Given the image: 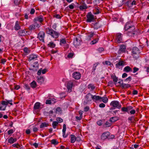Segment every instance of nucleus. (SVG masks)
Here are the masks:
<instances>
[{
    "instance_id": "nucleus-63",
    "label": "nucleus",
    "mask_w": 149,
    "mask_h": 149,
    "mask_svg": "<svg viewBox=\"0 0 149 149\" xmlns=\"http://www.w3.org/2000/svg\"><path fill=\"white\" fill-rule=\"evenodd\" d=\"M49 99H50L51 101L52 102V103H54L56 102V99L54 98H50Z\"/></svg>"
},
{
    "instance_id": "nucleus-57",
    "label": "nucleus",
    "mask_w": 149,
    "mask_h": 149,
    "mask_svg": "<svg viewBox=\"0 0 149 149\" xmlns=\"http://www.w3.org/2000/svg\"><path fill=\"white\" fill-rule=\"evenodd\" d=\"M111 125V123L108 121H107L105 123V125L106 127H109Z\"/></svg>"
},
{
    "instance_id": "nucleus-55",
    "label": "nucleus",
    "mask_w": 149,
    "mask_h": 149,
    "mask_svg": "<svg viewBox=\"0 0 149 149\" xmlns=\"http://www.w3.org/2000/svg\"><path fill=\"white\" fill-rule=\"evenodd\" d=\"M74 55V53L73 52H70L69 53L68 55V57L69 58H72Z\"/></svg>"
},
{
    "instance_id": "nucleus-38",
    "label": "nucleus",
    "mask_w": 149,
    "mask_h": 149,
    "mask_svg": "<svg viewBox=\"0 0 149 149\" xmlns=\"http://www.w3.org/2000/svg\"><path fill=\"white\" fill-rule=\"evenodd\" d=\"M58 123L57 121H53L52 123V125L54 128H56V126L58 125Z\"/></svg>"
},
{
    "instance_id": "nucleus-25",
    "label": "nucleus",
    "mask_w": 149,
    "mask_h": 149,
    "mask_svg": "<svg viewBox=\"0 0 149 149\" xmlns=\"http://www.w3.org/2000/svg\"><path fill=\"white\" fill-rule=\"evenodd\" d=\"M111 79H113V81L114 82H116L118 80V78L115 75V73L111 74Z\"/></svg>"
},
{
    "instance_id": "nucleus-61",
    "label": "nucleus",
    "mask_w": 149,
    "mask_h": 149,
    "mask_svg": "<svg viewBox=\"0 0 149 149\" xmlns=\"http://www.w3.org/2000/svg\"><path fill=\"white\" fill-rule=\"evenodd\" d=\"M68 6L70 9H73L74 8V4L73 3H72L71 5H69Z\"/></svg>"
},
{
    "instance_id": "nucleus-24",
    "label": "nucleus",
    "mask_w": 149,
    "mask_h": 149,
    "mask_svg": "<svg viewBox=\"0 0 149 149\" xmlns=\"http://www.w3.org/2000/svg\"><path fill=\"white\" fill-rule=\"evenodd\" d=\"M94 34H95L94 33H91L88 34L86 37V40L88 41L91 40V38L93 36Z\"/></svg>"
},
{
    "instance_id": "nucleus-64",
    "label": "nucleus",
    "mask_w": 149,
    "mask_h": 149,
    "mask_svg": "<svg viewBox=\"0 0 149 149\" xmlns=\"http://www.w3.org/2000/svg\"><path fill=\"white\" fill-rule=\"evenodd\" d=\"M104 49L102 47H100L98 49V51L100 52H101L104 50Z\"/></svg>"
},
{
    "instance_id": "nucleus-35",
    "label": "nucleus",
    "mask_w": 149,
    "mask_h": 149,
    "mask_svg": "<svg viewBox=\"0 0 149 149\" xmlns=\"http://www.w3.org/2000/svg\"><path fill=\"white\" fill-rule=\"evenodd\" d=\"M130 87L131 86L130 84H123L121 87L122 88H126Z\"/></svg>"
},
{
    "instance_id": "nucleus-22",
    "label": "nucleus",
    "mask_w": 149,
    "mask_h": 149,
    "mask_svg": "<svg viewBox=\"0 0 149 149\" xmlns=\"http://www.w3.org/2000/svg\"><path fill=\"white\" fill-rule=\"evenodd\" d=\"M14 28L15 30L16 31H17L20 29L21 27L19 24L18 21H17L16 22L14 26Z\"/></svg>"
},
{
    "instance_id": "nucleus-52",
    "label": "nucleus",
    "mask_w": 149,
    "mask_h": 149,
    "mask_svg": "<svg viewBox=\"0 0 149 149\" xmlns=\"http://www.w3.org/2000/svg\"><path fill=\"white\" fill-rule=\"evenodd\" d=\"M56 120L58 123H61L63 121V120L60 117L57 118H56Z\"/></svg>"
},
{
    "instance_id": "nucleus-17",
    "label": "nucleus",
    "mask_w": 149,
    "mask_h": 149,
    "mask_svg": "<svg viewBox=\"0 0 149 149\" xmlns=\"http://www.w3.org/2000/svg\"><path fill=\"white\" fill-rule=\"evenodd\" d=\"M79 8L80 10L83 11L84 9H86L88 8V7L85 3H83L82 5H80Z\"/></svg>"
},
{
    "instance_id": "nucleus-44",
    "label": "nucleus",
    "mask_w": 149,
    "mask_h": 149,
    "mask_svg": "<svg viewBox=\"0 0 149 149\" xmlns=\"http://www.w3.org/2000/svg\"><path fill=\"white\" fill-rule=\"evenodd\" d=\"M101 100L103 102L105 103H107L108 101V99L107 97H102V99Z\"/></svg>"
},
{
    "instance_id": "nucleus-23",
    "label": "nucleus",
    "mask_w": 149,
    "mask_h": 149,
    "mask_svg": "<svg viewBox=\"0 0 149 149\" xmlns=\"http://www.w3.org/2000/svg\"><path fill=\"white\" fill-rule=\"evenodd\" d=\"M34 20L35 22L36 21H38L40 22H41L43 21V19L42 17L41 16H40L37 17L35 18L34 19Z\"/></svg>"
},
{
    "instance_id": "nucleus-60",
    "label": "nucleus",
    "mask_w": 149,
    "mask_h": 149,
    "mask_svg": "<svg viewBox=\"0 0 149 149\" xmlns=\"http://www.w3.org/2000/svg\"><path fill=\"white\" fill-rule=\"evenodd\" d=\"M139 70V69L138 68L135 67L133 68V72L134 73H135L137 71H138Z\"/></svg>"
},
{
    "instance_id": "nucleus-14",
    "label": "nucleus",
    "mask_w": 149,
    "mask_h": 149,
    "mask_svg": "<svg viewBox=\"0 0 149 149\" xmlns=\"http://www.w3.org/2000/svg\"><path fill=\"white\" fill-rule=\"evenodd\" d=\"M73 44L75 47H77L80 44V40L78 38H76L74 39Z\"/></svg>"
},
{
    "instance_id": "nucleus-46",
    "label": "nucleus",
    "mask_w": 149,
    "mask_h": 149,
    "mask_svg": "<svg viewBox=\"0 0 149 149\" xmlns=\"http://www.w3.org/2000/svg\"><path fill=\"white\" fill-rule=\"evenodd\" d=\"M127 113L129 114V112L133 109V108L132 106H129L127 107Z\"/></svg>"
},
{
    "instance_id": "nucleus-1",
    "label": "nucleus",
    "mask_w": 149,
    "mask_h": 149,
    "mask_svg": "<svg viewBox=\"0 0 149 149\" xmlns=\"http://www.w3.org/2000/svg\"><path fill=\"white\" fill-rule=\"evenodd\" d=\"M46 33L54 38H57L58 37L59 33L49 28L46 29Z\"/></svg>"
},
{
    "instance_id": "nucleus-40",
    "label": "nucleus",
    "mask_w": 149,
    "mask_h": 149,
    "mask_svg": "<svg viewBox=\"0 0 149 149\" xmlns=\"http://www.w3.org/2000/svg\"><path fill=\"white\" fill-rule=\"evenodd\" d=\"M51 143L52 144H54L55 145H57L58 142L55 139H53L51 140Z\"/></svg>"
},
{
    "instance_id": "nucleus-50",
    "label": "nucleus",
    "mask_w": 149,
    "mask_h": 149,
    "mask_svg": "<svg viewBox=\"0 0 149 149\" xmlns=\"http://www.w3.org/2000/svg\"><path fill=\"white\" fill-rule=\"evenodd\" d=\"M53 17H54L56 18L57 19H61V17L60 16V15L59 14H54V15H53Z\"/></svg>"
},
{
    "instance_id": "nucleus-54",
    "label": "nucleus",
    "mask_w": 149,
    "mask_h": 149,
    "mask_svg": "<svg viewBox=\"0 0 149 149\" xmlns=\"http://www.w3.org/2000/svg\"><path fill=\"white\" fill-rule=\"evenodd\" d=\"M24 88L28 90H30V88L29 86L27 84H25L24 85Z\"/></svg>"
},
{
    "instance_id": "nucleus-56",
    "label": "nucleus",
    "mask_w": 149,
    "mask_h": 149,
    "mask_svg": "<svg viewBox=\"0 0 149 149\" xmlns=\"http://www.w3.org/2000/svg\"><path fill=\"white\" fill-rule=\"evenodd\" d=\"M121 110L123 112H127V107H123L122 108Z\"/></svg>"
},
{
    "instance_id": "nucleus-41",
    "label": "nucleus",
    "mask_w": 149,
    "mask_h": 149,
    "mask_svg": "<svg viewBox=\"0 0 149 149\" xmlns=\"http://www.w3.org/2000/svg\"><path fill=\"white\" fill-rule=\"evenodd\" d=\"M98 38L95 39H94L93 40V41H91L90 42V44L91 45L95 44L97 42H98Z\"/></svg>"
},
{
    "instance_id": "nucleus-16",
    "label": "nucleus",
    "mask_w": 149,
    "mask_h": 149,
    "mask_svg": "<svg viewBox=\"0 0 149 149\" xmlns=\"http://www.w3.org/2000/svg\"><path fill=\"white\" fill-rule=\"evenodd\" d=\"M139 49L137 47H134L132 49V53L133 54H136L139 53Z\"/></svg>"
},
{
    "instance_id": "nucleus-18",
    "label": "nucleus",
    "mask_w": 149,
    "mask_h": 149,
    "mask_svg": "<svg viewBox=\"0 0 149 149\" xmlns=\"http://www.w3.org/2000/svg\"><path fill=\"white\" fill-rule=\"evenodd\" d=\"M17 139L13 138V137H10L8 139V142L10 144H13L17 141Z\"/></svg>"
},
{
    "instance_id": "nucleus-62",
    "label": "nucleus",
    "mask_w": 149,
    "mask_h": 149,
    "mask_svg": "<svg viewBox=\"0 0 149 149\" xmlns=\"http://www.w3.org/2000/svg\"><path fill=\"white\" fill-rule=\"evenodd\" d=\"M136 111L134 109H132L131 111H130L129 113L131 114H134L135 113Z\"/></svg>"
},
{
    "instance_id": "nucleus-3",
    "label": "nucleus",
    "mask_w": 149,
    "mask_h": 149,
    "mask_svg": "<svg viewBox=\"0 0 149 149\" xmlns=\"http://www.w3.org/2000/svg\"><path fill=\"white\" fill-rule=\"evenodd\" d=\"M87 20L86 22H93L95 20L94 16L91 12L88 13L86 16Z\"/></svg>"
},
{
    "instance_id": "nucleus-45",
    "label": "nucleus",
    "mask_w": 149,
    "mask_h": 149,
    "mask_svg": "<svg viewBox=\"0 0 149 149\" xmlns=\"http://www.w3.org/2000/svg\"><path fill=\"white\" fill-rule=\"evenodd\" d=\"M6 100V101H1V104L3 105H4L6 106L8 104V103L7 100Z\"/></svg>"
},
{
    "instance_id": "nucleus-33",
    "label": "nucleus",
    "mask_w": 149,
    "mask_h": 149,
    "mask_svg": "<svg viewBox=\"0 0 149 149\" xmlns=\"http://www.w3.org/2000/svg\"><path fill=\"white\" fill-rule=\"evenodd\" d=\"M48 46L51 48H54L56 46V45L53 42H51L48 44Z\"/></svg>"
},
{
    "instance_id": "nucleus-36",
    "label": "nucleus",
    "mask_w": 149,
    "mask_h": 149,
    "mask_svg": "<svg viewBox=\"0 0 149 149\" xmlns=\"http://www.w3.org/2000/svg\"><path fill=\"white\" fill-rule=\"evenodd\" d=\"M128 32L127 33V34L128 36H132V34H134V32L135 31H134L128 30Z\"/></svg>"
},
{
    "instance_id": "nucleus-31",
    "label": "nucleus",
    "mask_w": 149,
    "mask_h": 149,
    "mask_svg": "<svg viewBox=\"0 0 149 149\" xmlns=\"http://www.w3.org/2000/svg\"><path fill=\"white\" fill-rule=\"evenodd\" d=\"M125 49L126 47L124 45H122L120 46L119 51L122 52H125Z\"/></svg>"
},
{
    "instance_id": "nucleus-53",
    "label": "nucleus",
    "mask_w": 149,
    "mask_h": 149,
    "mask_svg": "<svg viewBox=\"0 0 149 149\" xmlns=\"http://www.w3.org/2000/svg\"><path fill=\"white\" fill-rule=\"evenodd\" d=\"M134 119V117L133 116H131L128 118V120L129 121H130L131 122H132V120Z\"/></svg>"
},
{
    "instance_id": "nucleus-51",
    "label": "nucleus",
    "mask_w": 149,
    "mask_h": 149,
    "mask_svg": "<svg viewBox=\"0 0 149 149\" xmlns=\"http://www.w3.org/2000/svg\"><path fill=\"white\" fill-rule=\"evenodd\" d=\"M45 103L46 104H51L52 103V102L51 101L50 99L47 100L46 101Z\"/></svg>"
},
{
    "instance_id": "nucleus-30",
    "label": "nucleus",
    "mask_w": 149,
    "mask_h": 149,
    "mask_svg": "<svg viewBox=\"0 0 149 149\" xmlns=\"http://www.w3.org/2000/svg\"><path fill=\"white\" fill-rule=\"evenodd\" d=\"M124 62L123 61H120L116 64V68H118L121 66H123L124 65Z\"/></svg>"
},
{
    "instance_id": "nucleus-8",
    "label": "nucleus",
    "mask_w": 149,
    "mask_h": 149,
    "mask_svg": "<svg viewBox=\"0 0 149 149\" xmlns=\"http://www.w3.org/2000/svg\"><path fill=\"white\" fill-rule=\"evenodd\" d=\"M33 66V68L32 69H29L30 70H32L34 71H36L38 69L39 64L38 62H35Z\"/></svg>"
},
{
    "instance_id": "nucleus-15",
    "label": "nucleus",
    "mask_w": 149,
    "mask_h": 149,
    "mask_svg": "<svg viewBox=\"0 0 149 149\" xmlns=\"http://www.w3.org/2000/svg\"><path fill=\"white\" fill-rule=\"evenodd\" d=\"M47 71V70L46 68L42 70V68H41L38 71L37 74L38 75H40L41 74V72L42 74H45Z\"/></svg>"
},
{
    "instance_id": "nucleus-6",
    "label": "nucleus",
    "mask_w": 149,
    "mask_h": 149,
    "mask_svg": "<svg viewBox=\"0 0 149 149\" xmlns=\"http://www.w3.org/2000/svg\"><path fill=\"white\" fill-rule=\"evenodd\" d=\"M72 77L76 80H78L80 79L81 74L79 72H75L72 74Z\"/></svg>"
},
{
    "instance_id": "nucleus-21",
    "label": "nucleus",
    "mask_w": 149,
    "mask_h": 149,
    "mask_svg": "<svg viewBox=\"0 0 149 149\" xmlns=\"http://www.w3.org/2000/svg\"><path fill=\"white\" fill-rule=\"evenodd\" d=\"M73 86V82L71 81H69L67 84V88L68 90H71L72 87Z\"/></svg>"
},
{
    "instance_id": "nucleus-28",
    "label": "nucleus",
    "mask_w": 149,
    "mask_h": 149,
    "mask_svg": "<svg viewBox=\"0 0 149 149\" xmlns=\"http://www.w3.org/2000/svg\"><path fill=\"white\" fill-rule=\"evenodd\" d=\"M71 142L72 143H74L76 141V137L73 134L70 135Z\"/></svg>"
},
{
    "instance_id": "nucleus-27",
    "label": "nucleus",
    "mask_w": 149,
    "mask_h": 149,
    "mask_svg": "<svg viewBox=\"0 0 149 149\" xmlns=\"http://www.w3.org/2000/svg\"><path fill=\"white\" fill-rule=\"evenodd\" d=\"M101 99H102V97L98 96V95H93V100H96V101H97L99 100H100Z\"/></svg>"
},
{
    "instance_id": "nucleus-47",
    "label": "nucleus",
    "mask_w": 149,
    "mask_h": 149,
    "mask_svg": "<svg viewBox=\"0 0 149 149\" xmlns=\"http://www.w3.org/2000/svg\"><path fill=\"white\" fill-rule=\"evenodd\" d=\"M113 85V82L112 81H110L107 84V86H110L112 87Z\"/></svg>"
},
{
    "instance_id": "nucleus-39",
    "label": "nucleus",
    "mask_w": 149,
    "mask_h": 149,
    "mask_svg": "<svg viewBox=\"0 0 149 149\" xmlns=\"http://www.w3.org/2000/svg\"><path fill=\"white\" fill-rule=\"evenodd\" d=\"M98 63H95L94 64L93 66V68L92 69V72H95V70H96V68L97 66L98 65Z\"/></svg>"
},
{
    "instance_id": "nucleus-7",
    "label": "nucleus",
    "mask_w": 149,
    "mask_h": 149,
    "mask_svg": "<svg viewBox=\"0 0 149 149\" xmlns=\"http://www.w3.org/2000/svg\"><path fill=\"white\" fill-rule=\"evenodd\" d=\"M110 133L109 132H105L103 133L101 136V139L102 140H104L107 139L109 136Z\"/></svg>"
},
{
    "instance_id": "nucleus-9",
    "label": "nucleus",
    "mask_w": 149,
    "mask_h": 149,
    "mask_svg": "<svg viewBox=\"0 0 149 149\" xmlns=\"http://www.w3.org/2000/svg\"><path fill=\"white\" fill-rule=\"evenodd\" d=\"M122 34L120 33H117L116 35V42L118 43H120L122 42Z\"/></svg>"
},
{
    "instance_id": "nucleus-13",
    "label": "nucleus",
    "mask_w": 149,
    "mask_h": 149,
    "mask_svg": "<svg viewBox=\"0 0 149 149\" xmlns=\"http://www.w3.org/2000/svg\"><path fill=\"white\" fill-rule=\"evenodd\" d=\"M40 107V103L39 102H36L34 104L33 109L35 111H38Z\"/></svg>"
},
{
    "instance_id": "nucleus-48",
    "label": "nucleus",
    "mask_w": 149,
    "mask_h": 149,
    "mask_svg": "<svg viewBox=\"0 0 149 149\" xmlns=\"http://www.w3.org/2000/svg\"><path fill=\"white\" fill-rule=\"evenodd\" d=\"M97 8H96V9L95 10L96 12H95L94 10V13L95 14H99L100 13V11L99 10V9L98 8H99L98 7H97Z\"/></svg>"
},
{
    "instance_id": "nucleus-42",
    "label": "nucleus",
    "mask_w": 149,
    "mask_h": 149,
    "mask_svg": "<svg viewBox=\"0 0 149 149\" xmlns=\"http://www.w3.org/2000/svg\"><path fill=\"white\" fill-rule=\"evenodd\" d=\"M60 42V44L61 45V44H65L66 42L65 39V38L61 39Z\"/></svg>"
},
{
    "instance_id": "nucleus-37",
    "label": "nucleus",
    "mask_w": 149,
    "mask_h": 149,
    "mask_svg": "<svg viewBox=\"0 0 149 149\" xmlns=\"http://www.w3.org/2000/svg\"><path fill=\"white\" fill-rule=\"evenodd\" d=\"M117 120L116 117H112L110 118L109 121L111 122H114Z\"/></svg>"
},
{
    "instance_id": "nucleus-34",
    "label": "nucleus",
    "mask_w": 149,
    "mask_h": 149,
    "mask_svg": "<svg viewBox=\"0 0 149 149\" xmlns=\"http://www.w3.org/2000/svg\"><path fill=\"white\" fill-rule=\"evenodd\" d=\"M48 124L46 123L45 122L42 123L40 125V128H43L45 127H46L48 125Z\"/></svg>"
},
{
    "instance_id": "nucleus-20",
    "label": "nucleus",
    "mask_w": 149,
    "mask_h": 149,
    "mask_svg": "<svg viewBox=\"0 0 149 149\" xmlns=\"http://www.w3.org/2000/svg\"><path fill=\"white\" fill-rule=\"evenodd\" d=\"M123 71L126 72H132V69L129 66H126L124 68Z\"/></svg>"
},
{
    "instance_id": "nucleus-58",
    "label": "nucleus",
    "mask_w": 149,
    "mask_h": 149,
    "mask_svg": "<svg viewBox=\"0 0 149 149\" xmlns=\"http://www.w3.org/2000/svg\"><path fill=\"white\" fill-rule=\"evenodd\" d=\"M14 132L13 129H10L8 131V134H13Z\"/></svg>"
},
{
    "instance_id": "nucleus-4",
    "label": "nucleus",
    "mask_w": 149,
    "mask_h": 149,
    "mask_svg": "<svg viewBox=\"0 0 149 149\" xmlns=\"http://www.w3.org/2000/svg\"><path fill=\"white\" fill-rule=\"evenodd\" d=\"M45 36V32L43 31H40L38 33L37 38L39 39L40 41L42 42H44Z\"/></svg>"
},
{
    "instance_id": "nucleus-2",
    "label": "nucleus",
    "mask_w": 149,
    "mask_h": 149,
    "mask_svg": "<svg viewBox=\"0 0 149 149\" xmlns=\"http://www.w3.org/2000/svg\"><path fill=\"white\" fill-rule=\"evenodd\" d=\"M132 22H128L125 25L124 29L125 30L134 31L135 29V27L132 25Z\"/></svg>"
},
{
    "instance_id": "nucleus-29",
    "label": "nucleus",
    "mask_w": 149,
    "mask_h": 149,
    "mask_svg": "<svg viewBox=\"0 0 149 149\" xmlns=\"http://www.w3.org/2000/svg\"><path fill=\"white\" fill-rule=\"evenodd\" d=\"M87 87L88 89H90L91 91H93L95 88V86L92 84H90L88 85Z\"/></svg>"
},
{
    "instance_id": "nucleus-12",
    "label": "nucleus",
    "mask_w": 149,
    "mask_h": 149,
    "mask_svg": "<svg viewBox=\"0 0 149 149\" xmlns=\"http://www.w3.org/2000/svg\"><path fill=\"white\" fill-rule=\"evenodd\" d=\"M28 31L25 29L19 30L18 33L19 36H26L27 34Z\"/></svg>"
},
{
    "instance_id": "nucleus-32",
    "label": "nucleus",
    "mask_w": 149,
    "mask_h": 149,
    "mask_svg": "<svg viewBox=\"0 0 149 149\" xmlns=\"http://www.w3.org/2000/svg\"><path fill=\"white\" fill-rule=\"evenodd\" d=\"M30 84L31 87L33 88H35L37 86L36 83L34 81H33L31 82Z\"/></svg>"
},
{
    "instance_id": "nucleus-11",
    "label": "nucleus",
    "mask_w": 149,
    "mask_h": 149,
    "mask_svg": "<svg viewBox=\"0 0 149 149\" xmlns=\"http://www.w3.org/2000/svg\"><path fill=\"white\" fill-rule=\"evenodd\" d=\"M86 98L87 102H89L93 100V95L90 93H88L86 95Z\"/></svg>"
},
{
    "instance_id": "nucleus-49",
    "label": "nucleus",
    "mask_w": 149,
    "mask_h": 149,
    "mask_svg": "<svg viewBox=\"0 0 149 149\" xmlns=\"http://www.w3.org/2000/svg\"><path fill=\"white\" fill-rule=\"evenodd\" d=\"M21 1V0H14V2L16 5H18Z\"/></svg>"
},
{
    "instance_id": "nucleus-59",
    "label": "nucleus",
    "mask_w": 149,
    "mask_h": 149,
    "mask_svg": "<svg viewBox=\"0 0 149 149\" xmlns=\"http://www.w3.org/2000/svg\"><path fill=\"white\" fill-rule=\"evenodd\" d=\"M132 79V78L131 77H129L127 78H126L124 80V81H131Z\"/></svg>"
},
{
    "instance_id": "nucleus-19",
    "label": "nucleus",
    "mask_w": 149,
    "mask_h": 149,
    "mask_svg": "<svg viewBox=\"0 0 149 149\" xmlns=\"http://www.w3.org/2000/svg\"><path fill=\"white\" fill-rule=\"evenodd\" d=\"M44 78L42 76H40L37 77V81L40 83V84H42L44 81Z\"/></svg>"
},
{
    "instance_id": "nucleus-10",
    "label": "nucleus",
    "mask_w": 149,
    "mask_h": 149,
    "mask_svg": "<svg viewBox=\"0 0 149 149\" xmlns=\"http://www.w3.org/2000/svg\"><path fill=\"white\" fill-rule=\"evenodd\" d=\"M92 25L93 28L95 29H97L102 26V25L99 22L92 23Z\"/></svg>"
},
{
    "instance_id": "nucleus-43",
    "label": "nucleus",
    "mask_w": 149,
    "mask_h": 149,
    "mask_svg": "<svg viewBox=\"0 0 149 149\" xmlns=\"http://www.w3.org/2000/svg\"><path fill=\"white\" fill-rule=\"evenodd\" d=\"M35 28V25L33 24L30 25L29 27V29L31 30H34Z\"/></svg>"
},
{
    "instance_id": "nucleus-5",
    "label": "nucleus",
    "mask_w": 149,
    "mask_h": 149,
    "mask_svg": "<svg viewBox=\"0 0 149 149\" xmlns=\"http://www.w3.org/2000/svg\"><path fill=\"white\" fill-rule=\"evenodd\" d=\"M110 105L113 106L114 107L120 109L121 107V105L119 104V102L117 101L114 100L112 101L110 104Z\"/></svg>"
},
{
    "instance_id": "nucleus-26",
    "label": "nucleus",
    "mask_w": 149,
    "mask_h": 149,
    "mask_svg": "<svg viewBox=\"0 0 149 149\" xmlns=\"http://www.w3.org/2000/svg\"><path fill=\"white\" fill-rule=\"evenodd\" d=\"M38 57L37 55L34 54H32L30 55L29 59V61H30L32 60H33L36 58Z\"/></svg>"
}]
</instances>
